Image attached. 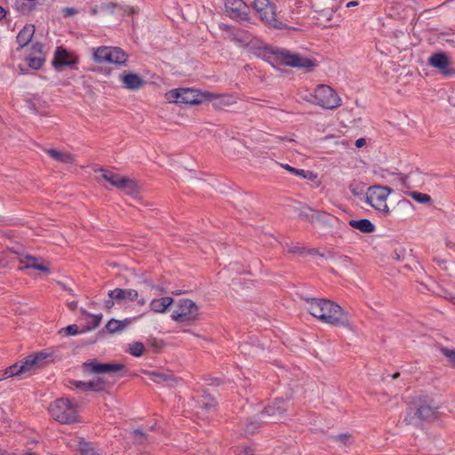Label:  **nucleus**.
Returning a JSON list of instances; mask_svg holds the SVG:
<instances>
[{
	"instance_id": "nucleus-1",
	"label": "nucleus",
	"mask_w": 455,
	"mask_h": 455,
	"mask_svg": "<svg viewBox=\"0 0 455 455\" xmlns=\"http://www.w3.org/2000/svg\"><path fill=\"white\" fill-rule=\"evenodd\" d=\"M305 300L307 312L320 322L352 330L348 313L334 301L319 298H307Z\"/></svg>"
},
{
	"instance_id": "nucleus-2",
	"label": "nucleus",
	"mask_w": 455,
	"mask_h": 455,
	"mask_svg": "<svg viewBox=\"0 0 455 455\" xmlns=\"http://www.w3.org/2000/svg\"><path fill=\"white\" fill-rule=\"evenodd\" d=\"M52 356L53 353L51 351H41L30 355L20 363H14L5 369L0 374V379H8L13 376H29L36 370L44 367L46 363L52 361Z\"/></svg>"
},
{
	"instance_id": "nucleus-3",
	"label": "nucleus",
	"mask_w": 455,
	"mask_h": 455,
	"mask_svg": "<svg viewBox=\"0 0 455 455\" xmlns=\"http://www.w3.org/2000/svg\"><path fill=\"white\" fill-rule=\"evenodd\" d=\"M215 98H217L215 94L190 88L172 89L165 93L166 100L175 104L200 105Z\"/></svg>"
},
{
	"instance_id": "nucleus-4",
	"label": "nucleus",
	"mask_w": 455,
	"mask_h": 455,
	"mask_svg": "<svg viewBox=\"0 0 455 455\" xmlns=\"http://www.w3.org/2000/svg\"><path fill=\"white\" fill-rule=\"evenodd\" d=\"M51 417L60 424H71L78 420V405L68 398H58L49 406Z\"/></svg>"
},
{
	"instance_id": "nucleus-5",
	"label": "nucleus",
	"mask_w": 455,
	"mask_h": 455,
	"mask_svg": "<svg viewBox=\"0 0 455 455\" xmlns=\"http://www.w3.org/2000/svg\"><path fill=\"white\" fill-rule=\"evenodd\" d=\"M171 316L176 323L191 324L198 319L199 307L189 299H180L176 301Z\"/></svg>"
},
{
	"instance_id": "nucleus-6",
	"label": "nucleus",
	"mask_w": 455,
	"mask_h": 455,
	"mask_svg": "<svg viewBox=\"0 0 455 455\" xmlns=\"http://www.w3.org/2000/svg\"><path fill=\"white\" fill-rule=\"evenodd\" d=\"M312 97L314 100H307L327 110L336 109L342 104V100L335 90L326 84H318Z\"/></svg>"
},
{
	"instance_id": "nucleus-7",
	"label": "nucleus",
	"mask_w": 455,
	"mask_h": 455,
	"mask_svg": "<svg viewBox=\"0 0 455 455\" xmlns=\"http://www.w3.org/2000/svg\"><path fill=\"white\" fill-rule=\"evenodd\" d=\"M439 411L437 407L427 404L419 405L416 409L409 408L403 419L406 425L421 427L423 422H430L437 419Z\"/></svg>"
},
{
	"instance_id": "nucleus-8",
	"label": "nucleus",
	"mask_w": 455,
	"mask_h": 455,
	"mask_svg": "<svg viewBox=\"0 0 455 455\" xmlns=\"http://www.w3.org/2000/svg\"><path fill=\"white\" fill-rule=\"evenodd\" d=\"M392 192L393 190L387 187L371 186L365 194L366 203L381 214L387 216L390 213L387 201Z\"/></svg>"
},
{
	"instance_id": "nucleus-9",
	"label": "nucleus",
	"mask_w": 455,
	"mask_h": 455,
	"mask_svg": "<svg viewBox=\"0 0 455 455\" xmlns=\"http://www.w3.org/2000/svg\"><path fill=\"white\" fill-rule=\"evenodd\" d=\"M265 49L268 50L271 53H273L276 57V59L285 66L304 68L307 71L312 70L315 66V62L312 60L303 57L299 53H292L290 51L284 49Z\"/></svg>"
},
{
	"instance_id": "nucleus-10",
	"label": "nucleus",
	"mask_w": 455,
	"mask_h": 455,
	"mask_svg": "<svg viewBox=\"0 0 455 455\" xmlns=\"http://www.w3.org/2000/svg\"><path fill=\"white\" fill-rule=\"evenodd\" d=\"M252 5L259 19L267 25L277 29L287 28L276 19L275 5L269 0H253Z\"/></svg>"
},
{
	"instance_id": "nucleus-11",
	"label": "nucleus",
	"mask_w": 455,
	"mask_h": 455,
	"mask_svg": "<svg viewBox=\"0 0 455 455\" xmlns=\"http://www.w3.org/2000/svg\"><path fill=\"white\" fill-rule=\"evenodd\" d=\"M287 408V401L284 399H276L264 408L259 413V417L263 419L265 422H275L283 418Z\"/></svg>"
},
{
	"instance_id": "nucleus-12",
	"label": "nucleus",
	"mask_w": 455,
	"mask_h": 455,
	"mask_svg": "<svg viewBox=\"0 0 455 455\" xmlns=\"http://www.w3.org/2000/svg\"><path fill=\"white\" fill-rule=\"evenodd\" d=\"M225 11L228 17L239 22H249V6L243 0H226Z\"/></svg>"
},
{
	"instance_id": "nucleus-13",
	"label": "nucleus",
	"mask_w": 455,
	"mask_h": 455,
	"mask_svg": "<svg viewBox=\"0 0 455 455\" xmlns=\"http://www.w3.org/2000/svg\"><path fill=\"white\" fill-rule=\"evenodd\" d=\"M78 60L69 53L66 49L57 48L54 58L52 60V65L56 70L60 71L64 67H70L71 68H76Z\"/></svg>"
},
{
	"instance_id": "nucleus-14",
	"label": "nucleus",
	"mask_w": 455,
	"mask_h": 455,
	"mask_svg": "<svg viewBox=\"0 0 455 455\" xmlns=\"http://www.w3.org/2000/svg\"><path fill=\"white\" fill-rule=\"evenodd\" d=\"M119 80L122 86L129 91H139L146 84V81L140 75L130 71L122 72Z\"/></svg>"
},
{
	"instance_id": "nucleus-15",
	"label": "nucleus",
	"mask_w": 455,
	"mask_h": 455,
	"mask_svg": "<svg viewBox=\"0 0 455 455\" xmlns=\"http://www.w3.org/2000/svg\"><path fill=\"white\" fill-rule=\"evenodd\" d=\"M149 379L167 387H173L178 385L180 379L169 371H147Z\"/></svg>"
},
{
	"instance_id": "nucleus-16",
	"label": "nucleus",
	"mask_w": 455,
	"mask_h": 455,
	"mask_svg": "<svg viewBox=\"0 0 455 455\" xmlns=\"http://www.w3.org/2000/svg\"><path fill=\"white\" fill-rule=\"evenodd\" d=\"M428 64L431 67L438 69L439 72L445 76L452 75V71L449 68L450 60L448 56L443 52H436L432 54L428 58Z\"/></svg>"
},
{
	"instance_id": "nucleus-17",
	"label": "nucleus",
	"mask_w": 455,
	"mask_h": 455,
	"mask_svg": "<svg viewBox=\"0 0 455 455\" xmlns=\"http://www.w3.org/2000/svg\"><path fill=\"white\" fill-rule=\"evenodd\" d=\"M85 371L93 373L117 372L124 368L123 363H100L96 361L87 362L83 364Z\"/></svg>"
},
{
	"instance_id": "nucleus-18",
	"label": "nucleus",
	"mask_w": 455,
	"mask_h": 455,
	"mask_svg": "<svg viewBox=\"0 0 455 455\" xmlns=\"http://www.w3.org/2000/svg\"><path fill=\"white\" fill-rule=\"evenodd\" d=\"M108 296L116 299V303L133 302L138 299L139 293L134 289L116 288L108 292Z\"/></svg>"
},
{
	"instance_id": "nucleus-19",
	"label": "nucleus",
	"mask_w": 455,
	"mask_h": 455,
	"mask_svg": "<svg viewBox=\"0 0 455 455\" xmlns=\"http://www.w3.org/2000/svg\"><path fill=\"white\" fill-rule=\"evenodd\" d=\"M45 153L53 160L64 164H76V156L66 150H60L56 148H48L45 149Z\"/></svg>"
},
{
	"instance_id": "nucleus-20",
	"label": "nucleus",
	"mask_w": 455,
	"mask_h": 455,
	"mask_svg": "<svg viewBox=\"0 0 455 455\" xmlns=\"http://www.w3.org/2000/svg\"><path fill=\"white\" fill-rule=\"evenodd\" d=\"M19 262L21 267H20V269H28V268H34L44 273H49L50 269L47 266L39 263V259L34 256L30 255H24L19 257Z\"/></svg>"
},
{
	"instance_id": "nucleus-21",
	"label": "nucleus",
	"mask_w": 455,
	"mask_h": 455,
	"mask_svg": "<svg viewBox=\"0 0 455 455\" xmlns=\"http://www.w3.org/2000/svg\"><path fill=\"white\" fill-rule=\"evenodd\" d=\"M128 54L118 47H110L106 63H113L120 66L126 64Z\"/></svg>"
},
{
	"instance_id": "nucleus-22",
	"label": "nucleus",
	"mask_w": 455,
	"mask_h": 455,
	"mask_svg": "<svg viewBox=\"0 0 455 455\" xmlns=\"http://www.w3.org/2000/svg\"><path fill=\"white\" fill-rule=\"evenodd\" d=\"M326 4L327 5L323 6L321 0H315L313 4V7L320 16L324 17L327 20H331L336 11L334 0H326Z\"/></svg>"
},
{
	"instance_id": "nucleus-23",
	"label": "nucleus",
	"mask_w": 455,
	"mask_h": 455,
	"mask_svg": "<svg viewBox=\"0 0 455 455\" xmlns=\"http://www.w3.org/2000/svg\"><path fill=\"white\" fill-rule=\"evenodd\" d=\"M174 302L171 297L154 299L149 303V308L155 313H165L167 308Z\"/></svg>"
},
{
	"instance_id": "nucleus-24",
	"label": "nucleus",
	"mask_w": 455,
	"mask_h": 455,
	"mask_svg": "<svg viewBox=\"0 0 455 455\" xmlns=\"http://www.w3.org/2000/svg\"><path fill=\"white\" fill-rule=\"evenodd\" d=\"M35 26L32 24H27L19 32L17 36V42L20 47H24L28 44L35 34Z\"/></svg>"
},
{
	"instance_id": "nucleus-25",
	"label": "nucleus",
	"mask_w": 455,
	"mask_h": 455,
	"mask_svg": "<svg viewBox=\"0 0 455 455\" xmlns=\"http://www.w3.org/2000/svg\"><path fill=\"white\" fill-rule=\"evenodd\" d=\"M118 189L126 195L136 196L140 192V186L136 180L124 176Z\"/></svg>"
},
{
	"instance_id": "nucleus-26",
	"label": "nucleus",
	"mask_w": 455,
	"mask_h": 455,
	"mask_svg": "<svg viewBox=\"0 0 455 455\" xmlns=\"http://www.w3.org/2000/svg\"><path fill=\"white\" fill-rule=\"evenodd\" d=\"M131 323L130 319H124V320H116V319H111L108 322L106 325V330L111 333H116L124 331L129 324Z\"/></svg>"
},
{
	"instance_id": "nucleus-27",
	"label": "nucleus",
	"mask_w": 455,
	"mask_h": 455,
	"mask_svg": "<svg viewBox=\"0 0 455 455\" xmlns=\"http://www.w3.org/2000/svg\"><path fill=\"white\" fill-rule=\"evenodd\" d=\"M99 172L101 173V178L108 181L109 184H111L113 187L116 188L117 189L120 187L121 181L124 178L123 175L115 173L111 171H108L105 169H100Z\"/></svg>"
},
{
	"instance_id": "nucleus-28",
	"label": "nucleus",
	"mask_w": 455,
	"mask_h": 455,
	"mask_svg": "<svg viewBox=\"0 0 455 455\" xmlns=\"http://www.w3.org/2000/svg\"><path fill=\"white\" fill-rule=\"evenodd\" d=\"M349 226L360 230L363 233H371L375 230V226L367 219L363 220H351Z\"/></svg>"
},
{
	"instance_id": "nucleus-29",
	"label": "nucleus",
	"mask_w": 455,
	"mask_h": 455,
	"mask_svg": "<svg viewBox=\"0 0 455 455\" xmlns=\"http://www.w3.org/2000/svg\"><path fill=\"white\" fill-rule=\"evenodd\" d=\"M34 48L35 49H38V55H36V56H33V57H29L28 58V66L30 68H32L33 69H39L44 61V54H43V46L41 44H34Z\"/></svg>"
},
{
	"instance_id": "nucleus-30",
	"label": "nucleus",
	"mask_w": 455,
	"mask_h": 455,
	"mask_svg": "<svg viewBox=\"0 0 455 455\" xmlns=\"http://www.w3.org/2000/svg\"><path fill=\"white\" fill-rule=\"evenodd\" d=\"M263 423H266L263 419L259 417V414L255 417L249 419L244 424V431L247 434L255 433Z\"/></svg>"
},
{
	"instance_id": "nucleus-31",
	"label": "nucleus",
	"mask_w": 455,
	"mask_h": 455,
	"mask_svg": "<svg viewBox=\"0 0 455 455\" xmlns=\"http://www.w3.org/2000/svg\"><path fill=\"white\" fill-rule=\"evenodd\" d=\"M82 313L84 314L89 319V321L87 322V326L82 331H89L94 330L100 324L103 317L101 314L92 315L86 312L85 310H82Z\"/></svg>"
},
{
	"instance_id": "nucleus-32",
	"label": "nucleus",
	"mask_w": 455,
	"mask_h": 455,
	"mask_svg": "<svg viewBox=\"0 0 455 455\" xmlns=\"http://www.w3.org/2000/svg\"><path fill=\"white\" fill-rule=\"evenodd\" d=\"M109 46H100L93 52V60L97 63H106L109 52Z\"/></svg>"
},
{
	"instance_id": "nucleus-33",
	"label": "nucleus",
	"mask_w": 455,
	"mask_h": 455,
	"mask_svg": "<svg viewBox=\"0 0 455 455\" xmlns=\"http://www.w3.org/2000/svg\"><path fill=\"white\" fill-rule=\"evenodd\" d=\"M35 0H16L15 8L23 14L30 12L35 8Z\"/></svg>"
},
{
	"instance_id": "nucleus-34",
	"label": "nucleus",
	"mask_w": 455,
	"mask_h": 455,
	"mask_svg": "<svg viewBox=\"0 0 455 455\" xmlns=\"http://www.w3.org/2000/svg\"><path fill=\"white\" fill-rule=\"evenodd\" d=\"M145 350V347L142 342L135 341L132 342L128 345V352L136 357H140L142 355Z\"/></svg>"
},
{
	"instance_id": "nucleus-35",
	"label": "nucleus",
	"mask_w": 455,
	"mask_h": 455,
	"mask_svg": "<svg viewBox=\"0 0 455 455\" xmlns=\"http://www.w3.org/2000/svg\"><path fill=\"white\" fill-rule=\"evenodd\" d=\"M107 387H108V383L102 378H96L91 381H88L87 388L95 391L104 390Z\"/></svg>"
},
{
	"instance_id": "nucleus-36",
	"label": "nucleus",
	"mask_w": 455,
	"mask_h": 455,
	"mask_svg": "<svg viewBox=\"0 0 455 455\" xmlns=\"http://www.w3.org/2000/svg\"><path fill=\"white\" fill-rule=\"evenodd\" d=\"M436 347L444 355L451 366L455 365V351L451 348L445 347L442 345H437Z\"/></svg>"
},
{
	"instance_id": "nucleus-37",
	"label": "nucleus",
	"mask_w": 455,
	"mask_h": 455,
	"mask_svg": "<svg viewBox=\"0 0 455 455\" xmlns=\"http://www.w3.org/2000/svg\"><path fill=\"white\" fill-rule=\"evenodd\" d=\"M409 196L420 204H428L431 202V197L427 194L413 191L410 192Z\"/></svg>"
},
{
	"instance_id": "nucleus-38",
	"label": "nucleus",
	"mask_w": 455,
	"mask_h": 455,
	"mask_svg": "<svg viewBox=\"0 0 455 455\" xmlns=\"http://www.w3.org/2000/svg\"><path fill=\"white\" fill-rule=\"evenodd\" d=\"M79 332H83V331L78 330V326L76 324L68 325L65 328H61L59 331V333L62 336H73Z\"/></svg>"
},
{
	"instance_id": "nucleus-39",
	"label": "nucleus",
	"mask_w": 455,
	"mask_h": 455,
	"mask_svg": "<svg viewBox=\"0 0 455 455\" xmlns=\"http://www.w3.org/2000/svg\"><path fill=\"white\" fill-rule=\"evenodd\" d=\"M281 166L285 169L286 171L290 172L291 173H293L297 176H299V177H302L304 179H306L307 176V173L304 170H301V169H296L289 164H281Z\"/></svg>"
},
{
	"instance_id": "nucleus-40",
	"label": "nucleus",
	"mask_w": 455,
	"mask_h": 455,
	"mask_svg": "<svg viewBox=\"0 0 455 455\" xmlns=\"http://www.w3.org/2000/svg\"><path fill=\"white\" fill-rule=\"evenodd\" d=\"M132 435L133 440L139 443H143L148 440L145 433L140 429L133 430Z\"/></svg>"
},
{
	"instance_id": "nucleus-41",
	"label": "nucleus",
	"mask_w": 455,
	"mask_h": 455,
	"mask_svg": "<svg viewBox=\"0 0 455 455\" xmlns=\"http://www.w3.org/2000/svg\"><path fill=\"white\" fill-rule=\"evenodd\" d=\"M198 406L202 410H210L215 406V401L213 398H205L198 402Z\"/></svg>"
},
{
	"instance_id": "nucleus-42",
	"label": "nucleus",
	"mask_w": 455,
	"mask_h": 455,
	"mask_svg": "<svg viewBox=\"0 0 455 455\" xmlns=\"http://www.w3.org/2000/svg\"><path fill=\"white\" fill-rule=\"evenodd\" d=\"M235 452V455H255V450L251 446L238 447Z\"/></svg>"
},
{
	"instance_id": "nucleus-43",
	"label": "nucleus",
	"mask_w": 455,
	"mask_h": 455,
	"mask_svg": "<svg viewBox=\"0 0 455 455\" xmlns=\"http://www.w3.org/2000/svg\"><path fill=\"white\" fill-rule=\"evenodd\" d=\"M108 299L104 301V307L106 309L110 310L114 307L116 301V299L112 298L111 296H108Z\"/></svg>"
},
{
	"instance_id": "nucleus-44",
	"label": "nucleus",
	"mask_w": 455,
	"mask_h": 455,
	"mask_svg": "<svg viewBox=\"0 0 455 455\" xmlns=\"http://www.w3.org/2000/svg\"><path fill=\"white\" fill-rule=\"evenodd\" d=\"M81 451L83 455H101L100 453L97 452L93 448L89 447L88 445L82 448Z\"/></svg>"
},
{
	"instance_id": "nucleus-45",
	"label": "nucleus",
	"mask_w": 455,
	"mask_h": 455,
	"mask_svg": "<svg viewBox=\"0 0 455 455\" xmlns=\"http://www.w3.org/2000/svg\"><path fill=\"white\" fill-rule=\"evenodd\" d=\"M351 438L349 434H341L336 436V440L347 444Z\"/></svg>"
},
{
	"instance_id": "nucleus-46",
	"label": "nucleus",
	"mask_w": 455,
	"mask_h": 455,
	"mask_svg": "<svg viewBox=\"0 0 455 455\" xmlns=\"http://www.w3.org/2000/svg\"><path fill=\"white\" fill-rule=\"evenodd\" d=\"M304 249L299 246H290L288 249L289 253H294V254H301L303 253Z\"/></svg>"
},
{
	"instance_id": "nucleus-47",
	"label": "nucleus",
	"mask_w": 455,
	"mask_h": 455,
	"mask_svg": "<svg viewBox=\"0 0 455 455\" xmlns=\"http://www.w3.org/2000/svg\"><path fill=\"white\" fill-rule=\"evenodd\" d=\"M72 384L76 387V388H82V389H84V390H87V384L88 382H84V381H73Z\"/></svg>"
},
{
	"instance_id": "nucleus-48",
	"label": "nucleus",
	"mask_w": 455,
	"mask_h": 455,
	"mask_svg": "<svg viewBox=\"0 0 455 455\" xmlns=\"http://www.w3.org/2000/svg\"><path fill=\"white\" fill-rule=\"evenodd\" d=\"M62 12H63L65 16H70V15H73V14L76 13V9L69 8V7L64 8Z\"/></svg>"
},
{
	"instance_id": "nucleus-49",
	"label": "nucleus",
	"mask_w": 455,
	"mask_h": 455,
	"mask_svg": "<svg viewBox=\"0 0 455 455\" xmlns=\"http://www.w3.org/2000/svg\"><path fill=\"white\" fill-rule=\"evenodd\" d=\"M305 211L307 212H305V217L307 219H309V218L313 219L315 217V212L313 209L307 208V209H305Z\"/></svg>"
},
{
	"instance_id": "nucleus-50",
	"label": "nucleus",
	"mask_w": 455,
	"mask_h": 455,
	"mask_svg": "<svg viewBox=\"0 0 455 455\" xmlns=\"http://www.w3.org/2000/svg\"><path fill=\"white\" fill-rule=\"evenodd\" d=\"M365 144H366V140H365V139H364V138L357 139V140H355V147H356V148H362V147H363Z\"/></svg>"
},
{
	"instance_id": "nucleus-51",
	"label": "nucleus",
	"mask_w": 455,
	"mask_h": 455,
	"mask_svg": "<svg viewBox=\"0 0 455 455\" xmlns=\"http://www.w3.org/2000/svg\"><path fill=\"white\" fill-rule=\"evenodd\" d=\"M358 4H359V3L357 1H350L347 4V8L355 7V6H357Z\"/></svg>"
},
{
	"instance_id": "nucleus-52",
	"label": "nucleus",
	"mask_w": 455,
	"mask_h": 455,
	"mask_svg": "<svg viewBox=\"0 0 455 455\" xmlns=\"http://www.w3.org/2000/svg\"><path fill=\"white\" fill-rule=\"evenodd\" d=\"M5 15H6V11L2 6H0V20L4 18Z\"/></svg>"
},
{
	"instance_id": "nucleus-53",
	"label": "nucleus",
	"mask_w": 455,
	"mask_h": 455,
	"mask_svg": "<svg viewBox=\"0 0 455 455\" xmlns=\"http://www.w3.org/2000/svg\"><path fill=\"white\" fill-rule=\"evenodd\" d=\"M138 303L140 306H144L146 304V299H140L138 300Z\"/></svg>"
},
{
	"instance_id": "nucleus-54",
	"label": "nucleus",
	"mask_w": 455,
	"mask_h": 455,
	"mask_svg": "<svg viewBox=\"0 0 455 455\" xmlns=\"http://www.w3.org/2000/svg\"><path fill=\"white\" fill-rule=\"evenodd\" d=\"M33 54L34 56L38 55V49H35L34 46L32 47Z\"/></svg>"
},
{
	"instance_id": "nucleus-55",
	"label": "nucleus",
	"mask_w": 455,
	"mask_h": 455,
	"mask_svg": "<svg viewBox=\"0 0 455 455\" xmlns=\"http://www.w3.org/2000/svg\"><path fill=\"white\" fill-rule=\"evenodd\" d=\"M399 375H400V374H399V372H395V373H394V374L392 375V379H397V378L399 377Z\"/></svg>"
},
{
	"instance_id": "nucleus-56",
	"label": "nucleus",
	"mask_w": 455,
	"mask_h": 455,
	"mask_svg": "<svg viewBox=\"0 0 455 455\" xmlns=\"http://www.w3.org/2000/svg\"><path fill=\"white\" fill-rule=\"evenodd\" d=\"M76 303H72V304H70V307H71V308H73V309H74V308H76Z\"/></svg>"
},
{
	"instance_id": "nucleus-57",
	"label": "nucleus",
	"mask_w": 455,
	"mask_h": 455,
	"mask_svg": "<svg viewBox=\"0 0 455 455\" xmlns=\"http://www.w3.org/2000/svg\"><path fill=\"white\" fill-rule=\"evenodd\" d=\"M2 259H3V258H2V256L0 255V266H3V267H4V264H2Z\"/></svg>"
},
{
	"instance_id": "nucleus-58",
	"label": "nucleus",
	"mask_w": 455,
	"mask_h": 455,
	"mask_svg": "<svg viewBox=\"0 0 455 455\" xmlns=\"http://www.w3.org/2000/svg\"><path fill=\"white\" fill-rule=\"evenodd\" d=\"M449 299L452 300L453 299V296L452 295H450V297L448 298Z\"/></svg>"
},
{
	"instance_id": "nucleus-59",
	"label": "nucleus",
	"mask_w": 455,
	"mask_h": 455,
	"mask_svg": "<svg viewBox=\"0 0 455 455\" xmlns=\"http://www.w3.org/2000/svg\"><path fill=\"white\" fill-rule=\"evenodd\" d=\"M27 455H36V454H35V453H28Z\"/></svg>"
},
{
	"instance_id": "nucleus-60",
	"label": "nucleus",
	"mask_w": 455,
	"mask_h": 455,
	"mask_svg": "<svg viewBox=\"0 0 455 455\" xmlns=\"http://www.w3.org/2000/svg\"><path fill=\"white\" fill-rule=\"evenodd\" d=\"M0 455H3L2 450L0 449Z\"/></svg>"
}]
</instances>
